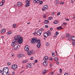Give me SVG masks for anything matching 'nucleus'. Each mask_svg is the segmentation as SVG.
<instances>
[{
    "label": "nucleus",
    "instance_id": "nucleus-1",
    "mask_svg": "<svg viewBox=\"0 0 75 75\" xmlns=\"http://www.w3.org/2000/svg\"><path fill=\"white\" fill-rule=\"evenodd\" d=\"M31 42L32 44L38 43L37 45V48H40L41 47V40L40 39H37L36 38H33L31 40Z\"/></svg>",
    "mask_w": 75,
    "mask_h": 75
},
{
    "label": "nucleus",
    "instance_id": "nucleus-37",
    "mask_svg": "<svg viewBox=\"0 0 75 75\" xmlns=\"http://www.w3.org/2000/svg\"><path fill=\"white\" fill-rule=\"evenodd\" d=\"M59 71L60 74H61L62 73V69H59Z\"/></svg>",
    "mask_w": 75,
    "mask_h": 75
},
{
    "label": "nucleus",
    "instance_id": "nucleus-2",
    "mask_svg": "<svg viewBox=\"0 0 75 75\" xmlns=\"http://www.w3.org/2000/svg\"><path fill=\"white\" fill-rule=\"evenodd\" d=\"M14 39L16 40L17 41H18V43L20 44H21L23 43V38L20 37L19 35H18L16 37H14Z\"/></svg>",
    "mask_w": 75,
    "mask_h": 75
},
{
    "label": "nucleus",
    "instance_id": "nucleus-24",
    "mask_svg": "<svg viewBox=\"0 0 75 75\" xmlns=\"http://www.w3.org/2000/svg\"><path fill=\"white\" fill-rule=\"evenodd\" d=\"M46 72H47V71H46V70H43L42 72V74H45L46 73Z\"/></svg>",
    "mask_w": 75,
    "mask_h": 75
},
{
    "label": "nucleus",
    "instance_id": "nucleus-64",
    "mask_svg": "<svg viewBox=\"0 0 75 75\" xmlns=\"http://www.w3.org/2000/svg\"><path fill=\"white\" fill-rule=\"evenodd\" d=\"M73 16V18H75V15L74 16Z\"/></svg>",
    "mask_w": 75,
    "mask_h": 75
},
{
    "label": "nucleus",
    "instance_id": "nucleus-27",
    "mask_svg": "<svg viewBox=\"0 0 75 75\" xmlns=\"http://www.w3.org/2000/svg\"><path fill=\"white\" fill-rule=\"evenodd\" d=\"M54 23L55 24H57L58 23V21H54Z\"/></svg>",
    "mask_w": 75,
    "mask_h": 75
},
{
    "label": "nucleus",
    "instance_id": "nucleus-5",
    "mask_svg": "<svg viewBox=\"0 0 75 75\" xmlns=\"http://www.w3.org/2000/svg\"><path fill=\"white\" fill-rule=\"evenodd\" d=\"M17 67V65L16 64H13L11 68L13 69H16Z\"/></svg>",
    "mask_w": 75,
    "mask_h": 75
},
{
    "label": "nucleus",
    "instance_id": "nucleus-59",
    "mask_svg": "<svg viewBox=\"0 0 75 75\" xmlns=\"http://www.w3.org/2000/svg\"><path fill=\"white\" fill-rule=\"evenodd\" d=\"M36 34V31H35V32L33 33L34 35H35Z\"/></svg>",
    "mask_w": 75,
    "mask_h": 75
},
{
    "label": "nucleus",
    "instance_id": "nucleus-4",
    "mask_svg": "<svg viewBox=\"0 0 75 75\" xmlns=\"http://www.w3.org/2000/svg\"><path fill=\"white\" fill-rule=\"evenodd\" d=\"M20 47V46L18 44H16L14 46V49L15 50H18L19 47Z\"/></svg>",
    "mask_w": 75,
    "mask_h": 75
},
{
    "label": "nucleus",
    "instance_id": "nucleus-12",
    "mask_svg": "<svg viewBox=\"0 0 75 75\" xmlns=\"http://www.w3.org/2000/svg\"><path fill=\"white\" fill-rule=\"evenodd\" d=\"M2 75H8V73H7V72H2Z\"/></svg>",
    "mask_w": 75,
    "mask_h": 75
},
{
    "label": "nucleus",
    "instance_id": "nucleus-16",
    "mask_svg": "<svg viewBox=\"0 0 75 75\" xmlns=\"http://www.w3.org/2000/svg\"><path fill=\"white\" fill-rule=\"evenodd\" d=\"M5 72L8 73V68L7 67H6Z\"/></svg>",
    "mask_w": 75,
    "mask_h": 75
},
{
    "label": "nucleus",
    "instance_id": "nucleus-14",
    "mask_svg": "<svg viewBox=\"0 0 75 75\" xmlns=\"http://www.w3.org/2000/svg\"><path fill=\"white\" fill-rule=\"evenodd\" d=\"M71 39H72V40L74 41H75V36H72L71 37Z\"/></svg>",
    "mask_w": 75,
    "mask_h": 75
},
{
    "label": "nucleus",
    "instance_id": "nucleus-32",
    "mask_svg": "<svg viewBox=\"0 0 75 75\" xmlns=\"http://www.w3.org/2000/svg\"><path fill=\"white\" fill-rule=\"evenodd\" d=\"M16 24H14L13 25V28H15V27H16Z\"/></svg>",
    "mask_w": 75,
    "mask_h": 75
},
{
    "label": "nucleus",
    "instance_id": "nucleus-61",
    "mask_svg": "<svg viewBox=\"0 0 75 75\" xmlns=\"http://www.w3.org/2000/svg\"><path fill=\"white\" fill-rule=\"evenodd\" d=\"M42 11H45V9H44V8H42Z\"/></svg>",
    "mask_w": 75,
    "mask_h": 75
},
{
    "label": "nucleus",
    "instance_id": "nucleus-26",
    "mask_svg": "<svg viewBox=\"0 0 75 75\" xmlns=\"http://www.w3.org/2000/svg\"><path fill=\"white\" fill-rule=\"evenodd\" d=\"M6 67L4 68L3 69L2 72H6Z\"/></svg>",
    "mask_w": 75,
    "mask_h": 75
},
{
    "label": "nucleus",
    "instance_id": "nucleus-29",
    "mask_svg": "<svg viewBox=\"0 0 75 75\" xmlns=\"http://www.w3.org/2000/svg\"><path fill=\"white\" fill-rule=\"evenodd\" d=\"M47 32L48 34H49V35H51V33H50V30H48Z\"/></svg>",
    "mask_w": 75,
    "mask_h": 75
},
{
    "label": "nucleus",
    "instance_id": "nucleus-41",
    "mask_svg": "<svg viewBox=\"0 0 75 75\" xmlns=\"http://www.w3.org/2000/svg\"><path fill=\"white\" fill-rule=\"evenodd\" d=\"M66 37L68 38L69 37V35L68 34H67V35L66 36Z\"/></svg>",
    "mask_w": 75,
    "mask_h": 75
},
{
    "label": "nucleus",
    "instance_id": "nucleus-11",
    "mask_svg": "<svg viewBox=\"0 0 75 75\" xmlns=\"http://www.w3.org/2000/svg\"><path fill=\"white\" fill-rule=\"evenodd\" d=\"M33 1L34 3H39L40 2L39 0H33Z\"/></svg>",
    "mask_w": 75,
    "mask_h": 75
},
{
    "label": "nucleus",
    "instance_id": "nucleus-8",
    "mask_svg": "<svg viewBox=\"0 0 75 75\" xmlns=\"http://www.w3.org/2000/svg\"><path fill=\"white\" fill-rule=\"evenodd\" d=\"M25 50L26 51H28L29 50V46L28 45H26L25 47Z\"/></svg>",
    "mask_w": 75,
    "mask_h": 75
},
{
    "label": "nucleus",
    "instance_id": "nucleus-38",
    "mask_svg": "<svg viewBox=\"0 0 75 75\" xmlns=\"http://www.w3.org/2000/svg\"><path fill=\"white\" fill-rule=\"evenodd\" d=\"M68 40H72V38H71L70 37H69L68 38Z\"/></svg>",
    "mask_w": 75,
    "mask_h": 75
},
{
    "label": "nucleus",
    "instance_id": "nucleus-33",
    "mask_svg": "<svg viewBox=\"0 0 75 75\" xmlns=\"http://www.w3.org/2000/svg\"><path fill=\"white\" fill-rule=\"evenodd\" d=\"M43 17L44 18H46V16H45V14H43Z\"/></svg>",
    "mask_w": 75,
    "mask_h": 75
},
{
    "label": "nucleus",
    "instance_id": "nucleus-45",
    "mask_svg": "<svg viewBox=\"0 0 75 75\" xmlns=\"http://www.w3.org/2000/svg\"><path fill=\"white\" fill-rule=\"evenodd\" d=\"M57 16H59V15H60V12H59L57 13Z\"/></svg>",
    "mask_w": 75,
    "mask_h": 75
},
{
    "label": "nucleus",
    "instance_id": "nucleus-9",
    "mask_svg": "<svg viewBox=\"0 0 75 75\" xmlns=\"http://www.w3.org/2000/svg\"><path fill=\"white\" fill-rule=\"evenodd\" d=\"M48 63L46 61H44L43 63V65H44V67H47V64Z\"/></svg>",
    "mask_w": 75,
    "mask_h": 75
},
{
    "label": "nucleus",
    "instance_id": "nucleus-60",
    "mask_svg": "<svg viewBox=\"0 0 75 75\" xmlns=\"http://www.w3.org/2000/svg\"><path fill=\"white\" fill-rule=\"evenodd\" d=\"M64 75H68V74L67 73H65Z\"/></svg>",
    "mask_w": 75,
    "mask_h": 75
},
{
    "label": "nucleus",
    "instance_id": "nucleus-57",
    "mask_svg": "<svg viewBox=\"0 0 75 75\" xmlns=\"http://www.w3.org/2000/svg\"><path fill=\"white\" fill-rule=\"evenodd\" d=\"M0 72L1 73V74H2V73H3V71H1V70H0Z\"/></svg>",
    "mask_w": 75,
    "mask_h": 75
},
{
    "label": "nucleus",
    "instance_id": "nucleus-43",
    "mask_svg": "<svg viewBox=\"0 0 75 75\" xmlns=\"http://www.w3.org/2000/svg\"><path fill=\"white\" fill-rule=\"evenodd\" d=\"M45 28H48V26L47 25H45Z\"/></svg>",
    "mask_w": 75,
    "mask_h": 75
},
{
    "label": "nucleus",
    "instance_id": "nucleus-52",
    "mask_svg": "<svg viewBox=\"0 0 75 75\" xmlns=\"http://www.w3.org/2000/svg\"><path fill=\"white\" fill-rule=\"evenodd\" d=\"M72 43L73 44V45H75V42H72Z\"/></svg>",
    "mask_w": 75,
    "mask_h": 75
},
{
    "label": "nucleus",
    "instance_id": "nucleus-46",
    "mask_svg": "<svg viewBox=\"0 0 75 75\" xmlns=\"http://www.w3.org/2000/svg\"><path fill=\"white\" fill-rule=\"evenodd\" d=\"M11 64L10 62H8L7 63V65H10Z\"/></svg>",
    "mask_w": 75,
    "mask_h": 75
},
{
    "label": "nucleus",
    "instance_id": "nucleus-50",
    "mask_svg": "<svg viewBox=\"0 0 75 75\" xmlns=\"http://www.w3.org/2000/svg\"><path fill=\"white\" fill-rule=\"evenodd\" d=\"M56 35H58V31H57V32H56Z\"/></svg>",
    "mask_w": 75,
    "mask_h": 75
},
{
    "label": "nucleus",
    "instance_id": "nucleus-53",
    "mask_svg": "<svg viewBox=\"0 0 75 75\" xmlns=\"http://www.w3.org/2000/svg\"><path fill=\"white\" fill-rule=\"evenodd\" d=\"M14 7H16L17 6V5L15 4V5H14Z\"/></svg>",
    "mask_w": 75,
    "mask_h": 75
},
{
    "label": "nucleus",
    "instance_id": "nucleus-35",
    "mask_svg": "<svg viewBox=\"0 0 75 75\" xmlns=\"http://www.w3.org/2000/svg\"><path fill=\"white\" fill-rule=\"evenodd\" d=\"M59 3V1H58V0H57L56 1V3H57V4H58Z\"/></svg>",
    "mask_w": 75,
    "mask_h": 75
},
{
    "label": "nucleus",
    "instance_id": "nucleus-34",
    "mask_svg": "<svg viewBox=\"0 0 75 75\" xmlns=\"http://www.w3.org/2000/svg\"><path fill=\"white\" fill-rule=\"evenodd\" d=\"M45 33H46V35H47V37H48V35H49V34H48V33H47V32H45Z\"/></svg>",
    "mask_w": 75,
    "mask_h": 75
},
{
    "label": "nucleus",
    "instance_id": "nucleus-25",
    "mask_svg": "<svg viewBox=\"0 0 75 75\" xmlns=\"http://www.w3.org/2000/svg\"><path fill=\"white\" fill-rule=\"evenodd\" d=\"M46 35H47V34H46V33H45V32L43 35V36L45 38H47V37Z\"/></svg>",
    "mask_w": 75,
    "mask_h": 75
},
{
    "label": "nucleus",
    "instance_id": "nucleus-7",
    "mask_svg": "<svg viewBox=\"0 0 75 75\" xmlns=\"http://www.w3.org/2000/svg\"><path fill=\"white\" fill-rule=\"evenodd\" d=\"M42 33L41 30H39L37 32V33L38 35H41Z\"/></svg>",
    "mask_w": 75,
    "mask_h": 75
},
{
    "label": "nucleus",
    "instance_id": "nucleus-19",
    "mask_svg": "<svg viewBox=\"0 0 75 75\" xmlns=\"http://www.w3.org/2000/svg\"><path fill=\"white\" fill-rule=\"evenodd\" d=\"M49 21L48 20H45L44 21V23L45 24H47L48 23H49Z\"/></svg>",
    "mask_w": 75,
    "mask_h": 75
},
{
    "label": "nucleus",
    "instance_id": "nucleus-6",
    "mask_svg": "<svg viewBox=\"0 0 75 75\" xmlns=\"http://www.w3.org/2000/svg\"><path fill=\"white\" fill-rule=\"evenodd\" d=\"M27 54L29 55H31V54H34V52H33V51H28L27 53Z\"/></svg>",
    "mask_w": 75,
    "mask_h": 75
},
{
    "label": "nucleus",
    "instance_id": "nucleus-55",
    "mask_svg": "<svg viewBox=\"0 0 75 75\" xmlns=\"http://www.w3.org/2000/svg\"><path fill=\"white\" fill-rule=\"evenodd\" d=\"M26 61H23V63H25Z\"/></svg>",
    "mask_w": 75,
    "mask_h": 75
},
{
    "label": "nucleus",
    "instance_id": "nucleus-22",
    "mask_svg": "<svg viewBox=\"0 0 75 75\" xmlns=\"http://www.w3.org/2000/svg\"><path fill=\"white\" fill-rule=\"evenodd\" d=\"M28 66L30 68H31V63H29L28 64Z\"/></svg>",
    "mask_w": 75,
    "mask_h": 75
},
{
    "label": "nucleus",
    "instance_id": "nucleus-3",
    "mask_svg": "<svg viewBox=\"0 0 75 75\" xmlns=\"http://www.w3.org/2000/svg\"><path fill=\"white\" fill-rule=\"evenodd\" d=\"M17 42L16 40L15 39H14V40L12 41V42L11 44V46H12V47H14V46H15V45H16V44Z\"/></svg>",
    "mask_w": 75,
    "mask_h": 75
},
{
    "label": "nucleus",
    "instance_id": "nucleus-58",
    "mask_svg": "<svg viewBox=\"0 0 75 75\" xmlns=\"http://www.w3.org/2000/svg\"><path fill=\"white\" fill-rule=\"evenodd\" d=\"M71 3H74V1L72 0H71Z\"/></svg>",
    "mask_w": 75,
    "mask_h": 75
},
{
    "label": "nucleus",
    "instance_id": "nucleus-23",
    "mask_svg": "<svg viewBox=\"0 0 75 75\" xmlns=\"http://www.w3.org/2000/svg\"><path fill=\"white\" fill-rule=\"evenodd\" d=\"M57 30H61V29H62V28L61 26H60L59 27L57 28Z\"/></svg>",
    "mask_w": 75,
    "mask_h": 75
},
{
    "label": "nucleus",
    "instance_id": "nucleus-51",
    "mask_svg": "<svg viewBox=\"0 0 75 75\" xmlns=\"http://www.w3.org/2000/svg\"><path fill=\"white\" fill-rule=\"evenodd\" d=\"M63 24H64V25H67V23L64 22Z\"/></svg>",
    "mask_w": 75,
    "mask_h": 75
},
{
    "label": "nucleus",
    "instance_id": "nucleus-18",
    "mask_svg": "<svg viewBox=\"0 0 75 75\" xmlns=\"http://www.w3.org/2000/svg\"><path fill=\"white\" fill-rule=\"evenodd\" d=\"M48 59V57L47 56H46L44 58H43V59L45 61V60H47V59Z\"/></svg>",
    "mask_w": 75,
    "mask_h": 75
},
{
    "label": "nucleus",
    "instance_id": "nucleus-10",
    "mask_svg": "<svg viewBox=\"0 0 75 75\" xmlns=\"http://www.w3.org/2000/svg\"><path fill=\"white\" fill-rule=\"evenodd\" d=\"M17 57L18 58H21V57H24V54H19L18 55Z\"/></svg>",
    "mask_w": 75,
    "mask_h": 75
},
{
    "label": "nucleus",
    "instance_id": "nucleus-15",
    "mask_svg": "<svg viewBox=\"0 0 75 75\" xmlns=\"http://www.w3.org/2000/svg\"><path fill=\"white\" fill-rule=\"evenodd\" d=\"M6 30L5 29H3L1 30V33H4L5 32Z\"/></svg>",
    "mask_w": 75,
    "mask_h": 75
},
{
    "label": "nucleus",
    "instance_id": "nucleus-63",
    "mask_svg": "<svg viewBox=\"0 0 75 75\" xmlns=\"http://www.w3.org/2000/svg\"><path fill=\"white\" fill-rule=\"evenodd\" d=\"M50 20H52V17H50Z\"/></svg>",
    "mask_w": 75,
    "mask_h": 75
},
{
    "label": "nucleus",
    "instance_id": "nucleus-44",
    "mask_svg": "<svg viewBox=\"0 0 75 75\" xmlns=\"http://www.w3.org/2000/svg\"><path fill=\"white\" fill-rule=\"evenodd\" d=\"M28 1L29 2V3H30V0H28L27 1L26 3H28Z\"/></svg>",
    "mask_w": 75,
    "mask_h": 75
},
{
    "label": "nucleus",
    "instance_id": "nucleus-54",
    "mask_svg": "<svg viewBox=\"0 0 75 75\" xmlns=\"http://www.w3.org/2000/svg\"><path fill=\"white\" fill-rule=\"evenodd\" d=\"M52 64H51L50 65V67H52Z\"/></svg>",
    "mask_w": 75,
    "mask_h": 75
},
{
    "label": "nucleus",
    "instance_id": "nucleus-48",
    "mask_svg": "<svg viewBox=\"0 0 75 75\" xmlns=\"http://www.w3.org/2000/svg\"><path fill=\"white\" fill-rule=\"evenodd\" d=\"M60 4H64V2H62L61 3H60Z\"/></svg>",
    "mask_w": 75,
    "mask_h": 75
},
{
    "label": "nucleus",
    "instance_id": "nucleus-28",
    "mask_svg": "<svg viewBox=\"0 0 75 75\" xmlns=\"http://www.w3.org/2000/svg\"><path fill=\"white\" fill-rule=\"evenodd\" d=\"M54 52H52V57H55V54H54Z\"/></svg>",
    "mask_w": 75,
    "mask_h": 75
},
{
    "label": "nucleus",
    "instance_id": "nucleus-13",
    "mask_svg": "<svg viewBox=\"0 0 75 75\" xmlns=\"http://www.w3.org/2000/svg\"><path fill=\"white\" fill-rule=\"evenodd\" d=\"M26 5L25 7H28V6H30V4H29V2L28 1V2H26Z\"/></svg>",
    "mask_w": 75,
    "mask_h": 75
},
{
    "label": "nucleus",
    "instance_id": "nucleus-31",
    "mask_svg": "<svg viewBox=\"0 0 75 75\" xmlns=\"http://www.w3.org/2000/svg\"><path fill=\"white\" fill-rule=\"evenodd\" d=\"M11 34V31L8 32L7 33V34H8V35H10V34Z\"/></svg>",
    "mask_w": 75,
    "mask_h": 75
},
{
    "label": "nucleus",
    "instance_id": "nucleus-62",
    "mask_svg": "<svg viewBox=\"0 0 75 75\" xmlns=\"http://www.w3.org/2000/svg\"><path fill=\"white\" fill-rule=\"evenodd\" d=\"M50 31H52V28H51L50 29Z\"/></svg>",
    "mask_w": 75,
    "mask_h": 75
},
{
    "label": "nucleus",
    "instance_id": "nucleus-30",
    "mask_svg": "<svg viewBox=\"0 0 75 75\" xmlns=\"http://www.w3.org/2000/svg\"><path fill=\"white\" fill-rule=\"evenodd\" d=\"M3 5H4L3 3L2 2H1L0 3V6H3Z\"/></svg>",
    "mask_w": 75,
    "mask_h": 75
},
{
    "label": "nucleus",
    "instance_id": "nucleus-56",
    "mask_svg": "<svg viewBox=\"0 0 75 75\" xmlns=\"http://www.w3.org/2000/svg\"><path fill=\"white\" fill-rule=\"evenodd\" d=\"M52 14L53 16V15H54V12H53L52 13Z\"/></svg>",
    "mask_w": 75,
    "mask_h": 75
},
{
    "label": "nucleus",
    "instance_id": "nucleus-17",
    "mask_svg": "<svg viewBox=\"0 0 75 75\" xmlns=\"http://www.w3.org/2000/svg\"><path fill=\"white\" fill-rule=\"evenodd\" d=\"M17 5L18 6H21L22 5L21 3L20 2H18L17 3Z\"/></svg>",
    "mask_w": 75,
    "mask_h": 75
},
{
    "label": "nucleus",
    "instance_id": "nucleus-47",
    "mask_svg": "<svg viewBox=\"0 0 75 75\" xmlns=\"http://www.w3.org/2000/svg\"><path fill=\"white\" fill-rule=\"evenodd\" d=\"M55 53L57 55H58V53H57V50H55Z\"/></svg>",
    "mask_w": 75,
    "mask_h": 75
},
{
    "label": "nucleus",
    "instance_id": "nucleus-21",
    "mask_svg": "<svg viewBox=\"0 0 75 75\" xmlns=\"http://www.w3.org/2000/svg\"><path fill=\"white\" fill-rule=\"evenodd\" d=\"M54 60L55 61H58V60H59L58 59V57H54Z\"/></svg>",
    "mask_w": 75,
    "mask_h": 75
},
{
    "label": "nucleus",
    "instance_id": "nucleus-36",
    "mask_svg": "<svg viewBox=\"0 0 75 75\" xmlns=\"http://www.w3.org/2000/svg\"><path fill=\"white\" fill-rule=\"evenodd\" d=\"M34 59V58H33V57H31L30 58V60H33Z\"/></svg>",
    "mask_w": 75,
    "mask_h": 75
},
{
    "label": "nucleus",
    "instance_id": "nucleus-42",
    "mask_svg": "<svg viewBox=\"0 0 75 75\" xmlns=\"http://www.w3.org/2000/svg\"><path fill=\"white\" fill-rule=\"evenodd\" d=\"M49 45V43L47 42L46 44V46L48 47Z\"/></svg>",
    "mask_w": 75,
    "mask_h": 75
},
{
    "label": "nucleus",
    "instance_id": "nucleus-20",
    "mask_svg": "<svg viewBox=\"0 0 75 75\" xmlns=\"http://www.w3.org/2000/svg\"><path fill=\"white\" fill-rule=\"evenodd\" d=\"M43 8L45 9H47L48 8V6L47 5H44L43 7Z\"/></svg>",
    "mask_w": 75,
    "mask_h": 75
},
{
    "label": "nucleus",
    "instance_id": "nucleus-39",
    "mask_svg": "<svg viewBox=\"0 0 75 75\" xmlns=\"http://www.w3.org/2000/svg\"><path fill=\"white\" fill-rule=\"evenodd\" d=\"M40 4H42V1H41L40 2Z\"/></svg>",
    "mask_w": 75,
    "mask_h": 75
},
{
    "label": "nucleus",
    "instance_id": "nucleus-40",
    "mask_svg": "<svg viewBox=\"0 0 75 75\" xmlns=\"http://www.w3.org/2000/svg\"><path fill=\"white\" fill-rule=\"evenodd\" d=\"M2 3H5V1L4 0H2Z\"/></svg>",
    "mask_w": 75,
    "mask_h": 75
},
{
    "label": "nucleus",
    "instance_id": "nucleus-49",
    "mask_svg": "<svg viewBox=\"0 0 75 75\" xmlns=\"http://www.w3.org/2000/svg\"><path fill=\"white\" fill-rule=\"evenodd\" d=\"M38 62V60H35V63H37V62Z\"/></svg>",
    "mask_w": 75,
    "mask_h": 75
}]
</instances>
